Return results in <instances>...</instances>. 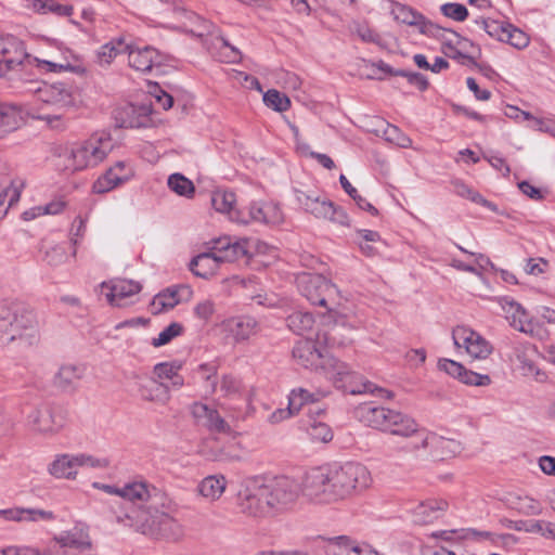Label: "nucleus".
I'll list each match as a JSON object with an SVG mask.
<instances>
[{
  "label": "nucleus",
  "mask_w": 555,
  "mask_h": 555,
  "mask_svg": "<svg viewBox=\"0 0 555 555\" xmlns=\"http://www.w3.org/2000/svg\"><path fill=\"white\" fill-rule=\"evenodd\" d=\"M390 12L393 18L401 24L416 27L418 31L427 36H438L441 28L412 8L400 2H391Z\"/></svg>",
  "instance_id": "6ab92c4d"
},
{
  "label": "nucleus",
  "mask_w": 555,
  "mask_h": 555,
  "mask_svg": "<svg viewBox=\"0 0 555 555\" xmlns=\"http://www.w3.org/2000/svg\"><path fill=\"white\" fill-rule=\"evenodd\" d=\"M79 468L107 469L111 460L106 456H96L90 453H76Z\"/></svg>",
  "instance_id": "13d9d810"
},
{
  "label": "nucleus",
  "mask_w": 555,
  "mask_h": 555,
  "mask_svg": "<svg viewBox=\"0 0 555 555\" xmlns=\"http://www.w3.org/2000/svg\"><path fill=\"white\" fill-rule=\"evenodd\" d=\"M437 37H440L443 40L442 52L446 56L456 60L462 65L473 66L476 64L474 57L462 53L459 49H464L469 43L468 40L461 38L457 34L451 30L442 28Z\"/></svg>",
  "instance_id": "c756f323"
},
{
  "label": "nucleus",
  "mask_w": 555,
  "mask_h": 555,
  "mask_svg": "<svg viewBox=\"0 0 555 555\" xmlns=\"http://www.w3.org/2000/svg\"><path fill=\"white\" fill-rule=\"evenodd\" d=\"M78 470L76 453H59L47 466L49 475L56 479L75 480Z\"/></svg>",
  "instance_id": "2f4dec72"
},
{
  "label": "nucleus",
  "mask_w": 555,
  "mask_h": 555,
  "mask_svg": "<svg viewBox=\"0 0 555 555\" xmlns=\"http://www.w3.org/2000/svg\"><path fill=\"white\" fill-rule=\"evenodd\" d=\"M296 198L305 211L313 215L319 219H326L333 223L349 227V217L345 210L334 205L326 197L317 195L315 193H306L298 191Z\"/></svg>",
  "instance_id": "ddd939ff"
},
{
  "label": "nucleus",
  "mask_w": 555,
  "mask_h": 555,
  "mask_svg": "<svg viewBox=\"0 0 555 555\" xmlns=\"http://www.w3.org/2000/svg\"><path fill=\"white\" fill-rule=\"evenodd\" d=\"M192 296V289L188 285H175L158 293L150 304L152 314H160L173 309L182 300H188Z\"/></svg>",
  "instance_id": "5701e85b"
},
{
  "label": "nucleus",
  "mask_w": 555,
  "mask_h": 555,
  "mask_svg": "<svg viewBox=\"0 0 555 555\" xmlns=\"http://www.w3.org/2000/svg\"><path fill=\"white\" fill-rule=\"evenodd\" d=\"M85 370L81 365L65 364L60 367L54 377V385L64 390H73L82 378Z\"/></svg>",
  "instance_id": "ea45409f"
},
{
  "label": "nucleus",
  "mask_w": 555,
  "mask_h": 555,
  "mask_svg": "<svg viewBox=\"0 0 555 555\" xmlns=\"http://www.w3.org/2000/svg\"><path fill=\"white\" fill-rule=\"evenodd\" d=\"M365 66L371 69V73L366 75L370 79H382L383 76L380 74H389L405 77L411 85L417 87L420 90H425L428 87V81L422 74L404 70L393 72L391 67L383 61L378 63H365Z\"/></svg>",
  "instance_id": "e433bc0d"
},
{
  "label": "nucleus",
  "mask_w": 555,
  "mask_h": 555,
  "mask_svg": "<svg viewBox=\"0 0 555 555\" xmlns=\"http://www.w3.org/2000/svg\"><path fill=\"white\" fill-rule=\"evenodd\" d=\"M271 516L291 511L299 499L324 507L348 501L373 485L371 470L362 463L348 461L313 466L296 479L276 476L264 480Z\"/></svg>",
  "instance_id": "f257e3e1"
},
{
  "label": "nucleus",
  "mask_w": 555,
  "mask_h": 555,
  "mask_svg": "<svg viewBox=\"0 0 555 555\" xmlns=\"http://www.w3.org/2000/svg\"><path fill=\"white\" fill-rule=\"evenodd\" d=\"M328 395L327 390L315 389L309 390L302 387L294 388L288 396V404L291 409L297 413L306 404L318 402Z\"/></svg>",
  "instance_id": "a19ab883"
},
{
  "label": "nucleus",
  "mask_w": 555,
  "mask_h": 555,
  "mask_svg": "<svg viewBox=\"0 0 555 555\" xmlns=\"http://www.w3.org/2000/svg\"><path fill=\"white\" fill-rule=\"evenodd\" d=\"M37 98L43 104L50 106L56 114L43 115L39 118L49 124L60 121L62 115L77 105V92L70 85L56 82L44 85L37 90Z\"/></svg>",
  "instance_id": "9d476101"
},
{
  "label": "nucleus",
  "mask_w": 555,
  "mask_h": 555,
  "mask_svg": "<svg viewBox=\"0 0 555 555\" xmlns=\"http://www.w3.org/2000/svg\"><path fill=\"white\" fill-rule=\"evenodd\" d=\"M333 325L324 334L318 335V340L302 339L298 340L293 349V357L296 362L313 371L321 370L325 377L330 379L335 387L352 395L363 392H374L375 387L372 383L364 380L363 377L350 367L326 354L318 347L324 343L328 347H341L350 341V337L343 332L350 333L352 326L346 315L331 312Z\"/></svg>",
  "instance_id": "f03ea898"
},
{
  "label": "nucleus",
  "mask_w": 555,
  "mask_h": 555,
  "mask_svg": "<svg viewBox=\"0 0 555 555\" xmlns=\"http://www.w3.org/2000/svg\"><path fill=\"white\" fill-rule=\"evenodd\" d=\"M310 418H312L310 416ZM307 431L312 440L328 442L333 439V431L327 424L317 420H310L307 424Z\"/></svg>",
  "instance_id": "4d7b16f0"
},
{
  "label": "nucleus",
  "mask_w": 555,
  "mask_h": 555,
  "mask_svg": "<svg viewBox=\"0 0 555 555\" xmlns=\"http://www.w3.org/2000/svg\"><path fill=\"white\" fill-rule=\"evenodd\" d=\"M245 216L248 219V223L251 221L263 222L268 224H280L283 222V212L280 206L275 203H251L248 207V211H245Z\"/></svg>",
  "instance_id": "f704fd0d"
},
{
  "label": "nucleus",
  "mask_w": 555,
  "mask_h": 555,
  "mask_svg": "<svg viewBox=\"0 0 555 555\" xmlns=\"http://www.w3.org/2000/svg\"><path fill=\"white\" fill-rule=\"evenodd\" d=\"M182 367L180 362H164L158 363L154 367V374L159 380H170L171 385L176 388L183 386L184 380L179 372Z\"/></svg>",
  "instance_id": "09e8293b"
},
{
  "label": "nucleus",
  "mask_w": 555,
  "mask_h": 555,
  "mask_svg": "<svg viewBox=\"0 0 555 555\" xmlns=\"http://www.w3.org/2000/svg\"><path fill=\"white\" fill-rule=\"evenodd\" d=\"M221 327L236 344L248 340L259 331L258 322L250 317H232L225 319L222 321Z\"/></svg>",
  "instance_id": "bb28decb"
},
{
  "label": "nucleus",
  "mask_w": 555,
  "mask_h": 555,
  "mask_svg": "<svg viewBox=\"0 0 555 555\" xmlns=\"http://www.w3.org/2000/svg\"><path fill=\"white\" fill-rule=\"evenodd\" d=\"M24 61H27L28 64L34 65L42 73H72L76 75H83L86 73L81 57L70 49L62 46H59L55 51H51L43 56H33L26 53Z\"/></svg>",
  "instance_id": "6e6552de"
},
{
  "label": "nucleus",
  "mask_w": 555,
  "mask_h": 555,
  "mask_svg": "<svg viewBox=\"0 0 555 555\" xmlns=\"http://www.w3.org/2000/svg\"><path fill=\"white\" fill-rule=\"evenodd\" d=\"M258 246V242H253L248 238L233 240L230 236H221L207 243V249L220 258L222 263L233 262L243 257H250L253 249Z\"/></svg>",
  "instance_id": "2eb2a0df"
},
{
  "label": "nucleus",
  "mask_w": 555,
  "mask_h": 555,
  "mask_svg": "<svg viewBox=\"0 0 555 555\" xmlns=\"http://www.w3.org/2000/svg\"><path fill=\"white\" fill-rule=\"evenodd\" d=\"M127 53L129 66L140 73L158 70L169 61L168 55L150 46L139 48L129 44Z\"/></svg>",
  "instance_id": "f3484780"
},
{
  "label": "nucleus",
  "mask_w": 555,
  "mask_h": 555,
  "mask_svg": "<svg viewBox=\"0 0 555 555\" xmlns=\"http://www.w3.org/2000/svg\"><path fill=\"white\" fill-rule=\"evenodd\" d=\"M454 193L463 198H466L473 203L479 204L483 207L491 209L492 211L496 210V206L487 201L479 192L467 185L461 180L452 181Z\"/></svg>",
  "instance_id": "8fccbe9b"
},
{
  "label": "nucleus",
  "mask_w": 555,
  "mask_h": 555,
  "mask_svg": "<svg viewBox=\"0 0 555 555\" xmlns=\"http://www.w3.org/2000/svg\"><path fill=\"white\" fill-rule=\"evenodd\" d=\"M115 119L125 128L147 127L152 120V107L149 104H126L115 111Z\"/></svg>",
  "instance_id": "393cba45"
},
{
  "label": "nucleus",
  "mask_w": 555,
  "mask_h": 555,
  "mask_svg": "<svg viewBox=\"0 0 555 555\" xmlns=\"http://www.w3.org/2000/svg\"><path fill=\"white\" fill-rule=\"evenodd\" d=\"M386 140L397 144L400 147H411L412 140L401 132V130L392 125H388L384 131Z\"/></svg>",
  "instance_id": "338daca9"
},
{
  "label": "nucleus",
  "mask_w": 555,
  "mask_h": 555,
  "mask_svg": "<svg viewBox=\"0 0 555 555\" xmlns=\"http://www.w3.org/2000/svg\"><path fill=\"white\" fill-rule=\"evenodd\" d=\"M24 186L22 178L11 175L5 166L0 165V218L18 202Z\"/></svg>",
  "instance_id": "aec40b11"
},
{
  "label": "nucleus",
  "mask_w": 555,
  "mask_h": 555,
  "mask_svg": "<svg viewBox=\"0 0 555 555\" xmlns=\"http://www.w3.org/2000/svg\"><path fill=\"white\" fill-rule=\"evenodd\" d=\"M42 260L51 266L57 267L65 263L68 259L67 248L65 244L46 243L42 246Z\"/></svg>",
  "instance_id": "3c124183"
},
{
  "label": "nucleus",
  "mask_w": 555,
  "mask_h": 555,
  "mask_svg": "<svg viewBox=\"0 0 555 555\" xmlns=\"http://www.w3.org/2000/svg\"><path fill=\"white\" fill-rule=\"evenodd\" d=\"M216 312L215 301L206 298L198 301L193 308L194 317L203 324H207Z\"/></svg>",
  "instance_id": "0e129e2a"
},
{
  "label": "nucleus",
  "mask_w": 555,
  "mask_h": 555,
  "mask_svg": "<svg viewBox=\"0 0 555 555\" xmlns=\"http://www.w3.org/2000/svg\"><path fill=\"white\" fill-rule=\"evenodd\" d=\"M227 488V480L222 475L205 477L197 486L198 493L208 501H217Z\"/></svg>",
  "instance_id": "37998d69"
},
{
  "label": "nucleus",
  "mask_w": 555,
  "mask_h": 555,
  "mask_svg": "<svg viewBox=\"0 0 555 555\" xmlns=\"http://www.w3.org/2000/svg\"><path fill=\"white\" fill-rule=\"evenodd\" d=\"M0 518L13 522H50L55 519L52 511L35 507H12L0 509Z\"/></svg>",
  "instance_id": "cd10ccee"
},
{
  "label": "nucleus",
  "mask_w": 555,
  "mask_h": 555,
  "mask_svg": "<svg viewBox=\"0 0 555 555\" xmlns=\"http://www.w3.org/2000/svg\"><path fill=\"white\" fill-rule=\"evenodd\" d=\"M326 555H379L369 544L347 535L332 538L325 545Z\"/></svg>",
  "instance_id": "a878e982"
},
{
  "label": "nucleus",
  "mask_w": 555,
  "mask_h": 555,
  "mask_svg": "<svg viewBox=\"0 0 555 555\" xmlns=\"http://www.w3.org/2000/svg\"><path fill=\"white\" fill-rule=\"evenodd\" d=\"M221 264L220 258L207 249L191 260L190 269L195 275L208 279L217 273Z\"/></svg>",
  "instance_id": "4c0bfd02"
},
{
  "label": "nucleus",
  "mask_w": 555,
  "mask_h": 555,
  "mask_svg": "<svg viewBox=\"0 0 555 555\" xmlns=\"http://www.w3.org/2000/svg\"><path fill=\"white\" fill-rule=\"evenodd\" d=\"M31 9L40 14L53 13L59 16H69L74 11L72 5L61 4L55 0H33Z\"/></svg>",
  "instance_id": "864d4df0"
},
{
  "label": "nucleus",
  "mask_w": 555,
  "mask_h": 555,
  "mask_svg": "<svg viewBox=\"0 0 555 555\" xmlns=\"http://www.w3.org/2000/svg\"><path fill=\"white\" fill-rule=\"evenodd\" d=\"M196 21V26L188 29L191 34L203 38L209 52L222 62L235 63L241 59V52L224 39L219 29L211 23L195 14L190 15Z\"/></svg>",
  "instance_id": "9b49d317"
},
{
  "label": "nucleus",
  "mask_w": 555,
  "mask_h": 555,
  "mask_svg": "<svg viewBox=\"0 0 555 555\" xmlns=\"http://www.w3.org/2000/svg\"><path fill=\"white\" fill-rule=\"evenodd\" d=\"M459 380L469 386H488L491 384L489 375L479 374L463 367Z\"/></svg>",
  "instance_id": "69168bd1"
},
{
  "label": "nucleus",
  "mask_w": 555,
  "mask_h": 555,
  "mask_svg": "<svg viewBox=\"0 0 555 555\" xmlns=\"http://www.w3.org/2000/svg\"><path fill=\"white\" fill-rule=\"evenodd\" d=\"M64 208V203L61 201L51 202L43 206H36L30 209H27L23 212V219L26 221L34 220L37 217L44 215H56L61 212Z\"/></svg>",
  "instance_id": "bf43d9fd"
},
{
  "label": "nucleus",
  "mask_w": 555,
  "mask_h": 555,
  "mask_svg": "<svg viewBox=\"0 0 555 555\" xmlns=\"http://www.w3.org/2000/svg\"><path fill=\"white\" fill-rule=\"evenodd\" d=\"M20 341L33 346L39 341V326L36 314L14 299L0 301V345Z\"/></svg>",
  "instance_id": "39448f33"
},
{
  "label": "nucleus",
  "mask_w": 555,
  "mask_h": 555,
  "mask_svg": "<svg viewBox=\"0 0 555 555\" xmlns=\"http://www.w3.org/2000/svg\"><path fill=\"white\" fill-rule=\"evenodd\" d=\"M133 175V169L129 163L125 160L117 162L96 179L92 185V190L96 194L107 193L119 184L130 180Z\"/></svg>",
  "instance_id": "412c9836"
},
{
  "label": "nucleus",
  "mask_w": 555,
  "mask_h": 555,
  "mask_svg": "<svg viewBox=\"0 0 555 555\" xmlns=\"http://www.w3.org/2000/svg\"><path fill=\"white\" fill-rule=\"evenodd\" d=\"M152 485H149L143 481H135L131 483L125 485L122 488H118L112 485H105L101 482H93L92 487L102 490L108 494H115L121 498L124 501H126L130 506L126 507V512H130L133 507H137L141 503L140 498H134L132 495L134 492H140L138 487H142L143 489L149 490Z\"/></svg>",
  "instance_id": "c9c22d12"
},
{
  "label": "nucleus",
  "mask_w": 555,
  "mask_h": 555,
  "mask_svg": "<svg viewBox=\"0 0 555 555\" xmlns=\"http://www.w3.org/2000/svg\"><path fill=\"white\" fill-rule=\"evenodd\" d=\"M460 539L470 540L477 543H489L490 545H498L496 533L491 531H479L476 529H463L461 530Z\"/></svg>",
  "instance_id": "680f3d73"
},
{
  "label": "nucleus",
  "mask_w": 555,
  "mask_h": 555,
  "mask_svg": "<svg viewBox=\"0 0 555 555\" xmlns=\"http://www.w3.org/2000/svg\"><path fill=\"white\" fill-rule=\"evenodd\" d=\"M506 502L511 508L526 516H537L542 513L541 503L526 494L511 493Z\"/></svg>",
  "instance_id": "a18cd8bd"
},
{
  "label": "nucleus",
  "mask_w": 555,
  "mask_h": 555,
  "mask_svg": "<svg viewBox=\"0 0 555 555\" xmlns=\"http://www.w3.org/2000/svg\"><path fill=\"white\" fill-rule=\"evenodd\" d=\"M235 204L236 196L231 191L216 190L211 194V205L218 212L228 215L231 221L247 224L245 211L237 209Z\"/></svg>",
  "instance_id": "c85d7f7f"
},
{
  "label": "nucleus",
  "mask_w": 555,
  "mask_h": 555,
  "mask_svg": "<svg viewBox=\"0 0 555 555\" xmlns=\"http://www.w3.org/2000/svg\"><path fill=\"white\" fill-rule=\"evenodd\" d=\"M447 502L436 499H428L417 503L412 513L417 522H429L437 518L447 508Z\"/></svg>",
  "instance_id": "79ce46f5"
},
{
  "label": "nucleus",
  "mask_w": 555,
  "mask_h": 555,
  "mask_svg": "<svg viewBox=\"0 0 555 555\" xmlns=\"http://www.w3.org/2000/svg\"><path fill=\"white\" fill-rule=\"evenodd\" d=\"M501 307L512 327L532 337L543 338L545 331L538 323L529 319L526 310L518 302L503 298Z\"/></svg>",
  "instance_id": "a211bd4d"
},
{
  "label": "nucleus",
  "mask_w": 555,
  "mask_h": 555,
  "mask_svg": "<svg viewBox=\"0 0 555 555\" xmlns=\"http://www.w3.org/2000/svg\"><path fill=\"white\" fill-rule=\"evenodd\" d=\"M297 287L312 305L326 307L338 294L336 286L321 274L302 272L298 274Z\"/></svg>",
  "instance_id": "f8f14e48"
},
{
  "label": "nucleus",
  "mask_w": 555,
  "mask_h": 555,
  "mask_svg": "<svg viewBox=\"0 0 555 555\" xmlns=\"http://www.w3.org/2000/svg\"><path fill=\"white\" fill-rule=\"evenodd\" d=\"M132 495L140 498L141 503L130 512L116 514V520L125 526L133 527L144 534L162 537L168 540H180L184 530L182 525L171 516L173 511L169 496L151 486L149 490L138 487Z\"/></svg>",
  "instance_id": "7ed1b4c3"
},
{
  "label": "nucleus",
  "mask_w": 555,
  "mask_h": 555,
  "mask_svg": "<svg viewBox=\"0 0 555 555\" xmlns=\"http://www.w3.org/2000/svg\"><path fill=\"white\" fill-rule=\"evenodd\" d=\"M183 332V326L178 322H172L166 326L157 337L152 339L154 347H160L170 343L173 338L180 336Z\"/></svg>",
  "instance_id": "e2e57ef3"
},
{
  "label": "nucleus",
  "mask_w": 555,
  "mask_h": 555,
  "mask_svg": "<svg viewBox=\"0 0 555 555\" xmlns=\"http://www.w3.org/2000/svg\"><path fill=\"white\" fill-rule=\"evenodd\" d=\"M102 291H106L105 297L109 305L125 307L128 299L141 291V285L132 280L116 279L101 284Z\"/></svg>",
  "instance_id": "4be33fe9"
},
{
  "label": "nucleus",
  "mask_w": 555,
  "mask_h": 555,
  "mask_svg": "<svg viewBox=\"0 0 555 555\" xmlns=\"http://www.w3.org/2000/svg\"><path fill=\"white\" fill-rule=\"evenodd\" d=\"M168 188L179 196L192 197L195 193L193 182L181 173H172L168 177Z\"/></svg>",
  "instance_id": "5fc2aeb1"
},
{
  "label": "nucleus",
  "mask_w": 555,
  "mask_h": 555,
  "mask_svg": "<svg viewBox=\"0 0 555 555\" xmlns=\"http://www.w3.org/2000/svg\"><path fill=\"white\" fill-rule=\"evenodd\" d=\"M23 42L14 36H0V77L24 62Z\"/></svg>",
  "instance_id": "b1692460"
},
{
  "label": "nucleus",
  "mask_w": 555,
  "mask_h": 555,
  "mask_svg": "<svg viewBox=\"0 0 555 555\" xmlns=\"http://www.w3.org/2000/svg\"><path fill=\"white\" fill-rule=\"evenodd\" d=\"M236 506L242 514L248 517H270L264 479L253 477L243 480L236 494Z\"/></svg>",
  "instance_id": "0eeeda50"
},
{
  "label": "nucleus",
  "mask_w": 555,
  "mask_h": 555,
  "mask_svg": "<svg viewBox=\"0 0 555 555\" xmlns=\"http://www.w3.org/2000/svg\"><path fill=\"white\" fill-rule=\"evenodd\" d=\"M140 396L143 400L165 405L170 399L169 387L156 379H146L140 384Z\"/></svg>",
  "instance_id": "58836bf2"
},
{
  "label": "nucleus",
  "mask_w": 555,
  "mask_h": 555,
  "mask_svg": "<svg viewBox=\"0 0 555 555\" xmlns=\"http://www.w3.org/2000/svg\"><path fill=\"white\" fill-rule=\"evenodd\" d=\"M420 450L428 451L433 459L442 461L459 454L462 447L456 440L423 430L417 435V441L413 446V452Z\"/></svg>",
  "instance_id": "dca6fc26"
},
{
  "label": "nucleus",
  "mask_w": 555,
  "mask_h": 555,
  "mask_svg": "<svg viewBox=\"0 0 555 555\" xmlns=\"http://www.w3.org/2000/svg\"><path fill=\"white\" fill-rule=\"evenodd\" d=\"M22 124L23 117L17 106L0 103V137L18 129Z\"/></svg>",
  "instance_id": "c03bdc74"
},
{
  "label": "nucleus",
  "mask_w": 555,
  "mask_h": 555,
  "mask_svg": "<svg viewBox=\"0 0 555 555\" xmlns=\"http://www.w3.org/2000/svg\"><path fill=\"white\" fill-rule=\"evenodd\" d=\"M263 103L275 112H285L291 107V100L284 93L270 89L263 94Z\"/></svg>",
  "instance_id": "6e6d98bb"
},
{
  "label": "nucleus",
  "mask_w": 555,
  "mask_h": 555,
  "mask_svg": "<svg viewBox=\"0 0 555 555\" xmlns=\"http://www.w3.org/2000/svg\"><path fill=\"white\" fill-rule=\"evenodd\" d=\"M25 425L35 436L53 438L65 427L66 417L61 410L40 403L26 412Z\"/></svg>",
  "instance_id": "1a4fd4ad"
},
{
  "label": "nucleus",
  "mask_w": 555,
  "mask_h": 555,
  "mask_svg": "<svg viewBox=\"0 0 555 555\" xmlns=\"http://www.w3.org/2000/svg\"><path fill=\"white\" fill-rule=\"evenodd\" d=\"M395 412L396 410L389 408L373 406L370 404H364L358 409V415L363 423L386 434L390 427Z\"/></svg>",
  "instance_id": "7c9ffc66"
},
{
  "label": "nucleus",
  "mask_w": 555,
  "mask_h": 555,
  "mask_svg": "<svg viewBox=\"0 0 555 555\" xmlns=\"http://www.w3.org/2000/svg\"><path fill=\"white\" fill-rule=\"evenodd\" d=\"M89 526L76 522L72 528L53 534L42 546L10 545L0 548V555H93Z\"/></svg>",
  "instance_id": "20e7f679"
},
{
  "label": "nucleus",
  "mask_w": 555,
  "mask_h": 555,
  "mask_svg": "<svg viewBox=\"0 0 555 555\" xmlns=\"http://www.w3.org/2000/svg\"><path fill=\"white\" fill-rule=\"evenodd\" d=\"M482 24L489 35L496 36L500 41L507 42L516 49H525L530 42L529 37L522 30L509 24L499 25L487 22H482Z\"/></svg>",
  "instance_id": "473e14b6"
},
{
  "label": "nucleus",
  "mask_w": 555,
  "mask_h": 555,
  "mask_svg": "<svg viewBox=\"0 0 555 555\" xmlns=\"http://www.w3.org/2000/svg\"><path fill=\"white\" fill-rule=\"evenodd\" d=\"M452 339L457 349L464 352L473 360H485L493 351V346L481 334L473 328L459 325L452 331Z\"/></svg>",
  "instance_id": "4468645a"
},
{
  "label": "nucleus",
  "mask_w": 555,
  "mask_h": 555,
  "mask_svg": "<svg viewBox=\"0 0 555 555\" xmlns=\"http://www.w3.org/2000/svg\"><path fill=\"white\" fill-rule=\"evenodd\" d=\"M422 431L423 430L420 429L418 424L413 417L396 410L387 434L412 438V441L406 446V448L413 451V446L417 441V435Z\"/></svg>",
  "instance_id": "72a5a7b5"
},
{
  "label": "nucleus",
  "mask_w": 555,
  "mask_h": 555,
  "mask_svg": "<svg viewBox=\"0 0 555 555\" xmlns=\"http://www.w3.org/2000/svg\"><path fill=\"white\" fill-rule=\"evenodd\" d=\"M114 149V142L107 132H94L88 139L70 144L65 153L66 168L79 171L94 168L106 159Z\"/></svg>",
  "instance_id": "423d86ee"
},
{
  "label": "nucleus",
  "mask_w": 555,
  "mask_h": 555,
  "mask_svg": "<svg viewBox=\"0 0 555 555\" xmlns=\"http://www.w3.org/2000/svg\"><path fill=\"white\" fill-rule=\"evenodd\" d=\"M356 242L360 250L367 257H373L377 255V245L384 244L378 232L365 229L357 230Z\"/></svg>",
  "instance_id": "de8ad7c7"
},
{
  "label": "nucleus",
  "mask_w": 555,
  "mask_h": 555,
  "mask_svg": "<svg viewBox=\"0 0 555 555\" xmlns=\"http://www.w3.org/2000/svg\"><path fill=\"white\" fill-rule=\"evenodd\" d=\"M517 360L520 362V371L524 376L532 377L538 383L546 382V373L541 371L533 361L519 353L517 354Z\"/></svg>",
  "instance_id": "052dcab7"
},
{
  "label": "nucleus",
  "mask_w": 555,
  "mask_h": 555,
  "mask_svg": "<svg viewBox=\"0 0 555 555\" xmlns=\"http://www.w3.org/2000/svg\"><path fill=\"white\" fill-rule=\"evenodd\" d=\"M440 10L444 16L456 22H463L468 16L466 7L460 3H444Z\"/></svg>",
  "instance_id": "774afa93"
},
{
  "label": "nucleus",
  "mask_w": 555,
  "mask_h": 555,
  "mask_svg": "<svg viewBox=\"0 0 555 555\" xmlns=\"http://www.w3.org/2000/svg\"><path fill=\"white\" fill-rule=\"evenodd\" d=\"M129 49V44H127L124 39L117 38L113 39L109 42L103 44L98 53L96 60L101 66H108L116 59L117 55L121 53H126Z\"/></svg>",
  "instance_id": "49530a36"
},
{
  "label": "nucleus",
  "mask_w": 555,
  "mask_h": 555,
  "mask_svg": "<svg viewBox=\"0 0 555 555\" xmlns=\"http://www.w3.org/2000/svg\"><path fill=\"white\" fill-rule=\"evenodd\" d=\"M288 328L297 335H304L314 325V318L309 312L296 311L286 319Z\"/></svg>",
  "instance_id": "603ef678"
}]
</instances>
